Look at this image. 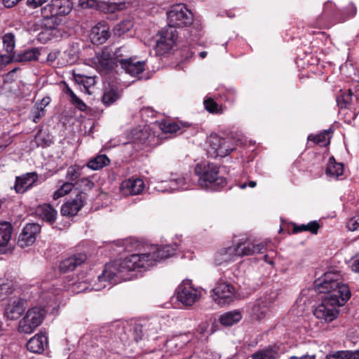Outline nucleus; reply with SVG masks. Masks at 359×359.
Returning a JSON list of instances; mask_svg holds the SVG:
<instances>
[{"mask_svg":"<svg viewBox=\"0 0 359 359\" xmlns=\"http://www.w3.org/2000/svg\"><path fill=\"white\" fill-rule=\"evenodd\" d=\"M175 250L170 245L162 248L156 245L147 246L141 252L133 254L123 259L115 262L111 265H107L97 279L100 283L113 280L114 277L129 280L132 279V276L128 274L129 272L137 269L152 266L156 262L173 255Z\"/></svg>","mask_w":359,"mask_h":359,"instance_id":"obj_1","label":"nucleus"},{"mask_svg":"<svg viewBox=\"0 0 359 359\" xmlns=\"http://www.w3.org/2000/svg\"><path fill=\"white\" fill-rule=\"evenodd\" d=\"M315 290L320 294H324L323 297L341 306L351 297L350 289L341 281L340 275L331 271L325 273L322 279L316 281Z\"/></svg>","mask_w":359,"mask_h":359,"instance_id":"obj_2","label":"nucleus"},{"mask_svg":"<svg viewBox=\"0 0 359 359\" xmlns=\"http://www.w3.org/2000/svg\"><path fill=\"white\" fill-rule=\"evenodd\" d=\"M72 7V1H50L41 8L42 27L47 30L59 29L62 20L58 15L69 13Z\"/></svg>","mask_w":359,"mask_h":359,"instance_id":"obj_3","label":"nucleus"},{"mask_svg":"<svg viewBox=\"0 0 359 359\" xmlns=\"http://www.w3.org/2000/svg\"><path fill=\"white\" fill-rule=\"evenodd\" d=\"M194 172L198 177V185L203 189H215L226 184L224 177H219V168L213 163H198Z\"/></svg>","mask_w":359,"mask_h":359,"instance_id":"obj_4","label":"nucleus"},{"mask_svg":"<svg viewBox=\"0 0 359 359\" xmlns=\"http://www.w3.org/2000/svg\"><path fill=\"white\" fill-rule=\"evenodd\" d=\"M45 314L46 311L41 307L35 306L29 309L18 323V332L32 334L41 324Z\"/></svg>","mask_w":359,"mask_h":359,"instance_id":"obj_5","label":"nucleus"},{"mask_svg":"<svg viewBox=\"0 0 359 359\" xmlns=\"http://www.w3.org/2000/svg\"><path fill=\"white\" fill-rule=\"evenodd\" d=\"M168 27H182L191 25L193 15L183 4H177L167 13Z\"/></svg>","mask_w":359,"mask_h":359,"instance_id":"obj_6","label":"nucleus"},{"mask_svg":"<svg viewBox=\"0 0 359 359\" xmlns=\"http://www.w3.org/2000/svg\"><path fill=\"white\" fill-rule=\"evenodd\" d=\"M211 297L218 304H229L235 299L236 290L231 283L219 279L212 290Z\"/></svg>","mask_w":359,"mask_h":359,"instance_id":"obj_7","label":"nucleus"},{"mask_svg":"<svg viewBox=\"0 0 359 359\" xmlns=\"http://www.w3.org/2000/svg\"><path fill=\"white\" fill-rule=\"evenodd\" d=\"M340 306L322 297V302L314 309L313 315L322 323H330L337 318Z\"/></svg>","mask_w":359,"mask_h":359,"instance_id":"obj_8","label":"nucleus"},{"mask_svg":"<svg viewBox=\"0 0 359 359\" xmlns=\"http://www.w3.org/2000/svg\"><path fill=\"white\" fill-rule=\"evenodd\" d=\"M123 52H126L125 48L121 47L118 48L116 50V56L125 72L132 76H135L142 73L144 70V62L137 60L135 57L125 58L124 57L127 55H124Z\"/></svg>","mask_w":359,"mask_h":359,"instance_id":"obj_9","label":"nucleus"},{"mask_svg":"<svg viewBox=\"0 0 359 359\" xmlns=\"http://www.w3.org/2000/svg\"><path fill=\"white\" fill-rule=\"evenodd\" d=\"M209 145L208 153L212 158L224 157L234 149L229 140L222 138L216 134L210 136Z\"/></svg>","mask_w":359,"mask_h":359,"instance_id":"obj_10","label":"nucleus"},{"mask_svg":"<svg viewBox=\"0 0 359 359\" xmlns=\"http://www.w3.org/2000/svg\"><path fill=\"white\" fill-rule=\"evenodd\" d=\"M177 38V31L174 27L163 28L159 32V39H157L154 48L156 54L161 55L168 53L175 44Z\"/></svg>","mask_w":359,"mask_h":359,"instance_id":"obj_11","label":"nucleus"},{"mask_svg":"<svg viewBox=\"0 0 359 359\" xmlns=\"http://www.w3.org/2000/svg\"><path fill=\"white\" fill-rule=\"evenodd\" d=\"M93 62L98 72L107 74L117 65L118 60L116 59V52L112 55L107 49H104L96 54Z\"/></svg>","mask_w":359,"mask_h":359,"instance_id":"obj_12","label":"nucleus"},{"mask_svg":"<svg viewBox=\"0 0 359 359\" xmlns=\"http://www.w3.org/2000/svg\"><path fill=\"white\" fill-rule=\"evenodd\" d=\"M201 296V291L192 287L189 283H184L178 287L177 299L184 305H193L199 300Z\"/></svg>","mask_w":359,"mask_h":359,"instance_id":"obj_13","label":"nucleus"},{"mask_svg":"<svg viewBox=\"0 0 359 359\" xmlns=\"http://www.w3.org/2000/svg\"><path fill=\"white\" fill-rule=\"evenodd\" d=\"M41 226L35 223H30L26 224L20 233L18 245L24 248L32 245L36 240V236L40 232Z\"/></svg>","mask_w":359,"mask_h":359,"instance_id":"obj_14","label":"nucleus"},{"mask_svg":"<svg viewBox=\"0 0 359 359\" xmlns=\"http://www.w3.org/2000/svg\"><path fill=\"white\" fill-rule=\"evenodd\" d=\"M38 180L36 172H27L15 178L13 189L17 194H24L33 187Z\"/></svg>","mask_w":359,"mask_h":359,"instance_id":"obj_15","label":"nucleus"},{"mask_svg":"<svg viewBox=\"0 0 359 359\" xmlns=\"http://www.w3.org/2000/svg\"><path fill=\"white\" fill-rule=\"evenodd\" d=\"M95 6L105 13H114L116 11L123 10L124 8V1L116 3L113 1H78V5L81 8L93 7Z\"/></svg>","mask_w":359,"mask_h":359,"instance_id":"obj_16","label":"nucleus"},{"mask_svg":"<svg viewBox=\"0 0 359 359\" xmlns=\"http://www.w3.org/2000/svg\"><path fill=\"white\" fill-rule=\"evenodd\" d=\"M144 188V183L140 178H129L123 181L120 185V191L124 196L138 195Z\"/></svg>","mask_w":359,"mask_h":359,"instance_id":"obj_17","label":"nucleus"},{"mask_svg":"<svg viewBox=\"0 0 359 359\" xmlns=\"http://www.w3.org/2000/svg\"><path fill=\"white\" fill-rule=\"evenodd\" d=\"M2 43L3 48L0 49V56L7 57L6 61L2 62L6 66L15 59V55L13 52L15 46V36L11 33L5 34L2 37Z\"/></svg>","mask_w":359,"mask_h":359,"instance_id":"obj_18","label":"nucleus"},{"mask_svg":"<svg viewBox=\"0 0 359 359\" xmlns=\"http://www.w3.org/2000/svg\"><path fill=\"white\" fill-rule=\"evenodd\" d=\"M110 36L109 28L104 22H100L94 26L90 33V39L95 44H102L107 41Z\"/></svg>","mask_w":359,"mask_h":359,"instance_id":"obj_19","label":"nucleus"},{"mask_svg":"<svg viewBox=\"0 0 359 359\" xmlns=\"http://www.w3.org/2000/svg\"><path fill=\"white\" fill-rule=\"evenodd\" d=\"M266 245L263 243L258 244L239 243L234 246L236 250V257L250 256L254 254L263 253L265 250Z\"/></svg>","mask_w":359,"mask_h":359,"instance_id":"obj_20","label":"nucleus"},{"mask_svg":"<svg viewBox=\"0 0 359 359\" xmlns=\"http://www.w3.org/2000/svg\"><path fill=\"white\" fill-rule=\"evenodd\" d=\"M83 205V196L82 193L76 195L72 201L65 203L61 208V213L64 216L72 217L77 214Z\"/></svg>","mask_w":359,"mask_h":359,"instance_id":"obj_21","label":"nucleus"},{"mask_svg":"<svg viewBox=\"0 0 359 359\" xmlns=\"http://www.w3.org/2000/svg\"><path fill=\"white\" fill-rule=\"evenodd\" d=\"M25 309V302L22 299H16L6 306L5 316L10 320H16L21 316Z\"/></svg>","mask_w":359,"mask_h":359,"instance_id":"obj_22","label":"nucleus"},{"mask_svg":"<svg viewBox=\"0 0 359 359\" xmlns=\"http://www.w3.org/2000/svg\"><path fill=\"white\" fill-rule=\"evenodd\" d=\"M87 259V256L83 253H79L63 260L60 265V269L62 272L73 271L78 266L83 263Z\"/></svg>","mask_w":359,"mask_h":359,"instance_id":"obj_23","label":"nucleus"},{"mask_svg":"<svg viewBox=\"0 0 359 359\" xmlns=\"http://www.w3.org/2000/svg\"><path fill=\"white\" fill-rule=\"evenodd\" d=\"M236 257V250L234 246L224 248L217 251L215 255V262L217 265H222L232 262Z\"/></svg>","mask_w":359,"mask_h":359,"instance_id":"obj_24","label":"nucleus"},{"mask_svg":"<svg viewBox=\"0 0 359 359\" xmlns=\"http://www.w3.org/2000/svg\"><path fill=\"white\" fill-rule=\"evenodd\" d=\"M36 215L43 221L53 224L56 219L57 211L50 204H43L39 205L36 209Z\"/></svg>","mask_w":359,"mask_h":359,"instance_id":"obj_25","label":"nucleus"},{"mask_svg":"<svg viewBox=\"0 0 359 359\" xmlns=\"http://www.w3.org/2000/svg\"><path fill=\"white\" fill-rule=\"evenodd\" d=\"M48 344L47 337L44 334H36L27 343V349L35 353H40Z\"/></svg>","mask_w":359,"mask_h":359,"instance_id":"obj_26","label":"nucleus"},{"mask_svg":"<svg viewBox=\"0 0 359 359\" xmlns=\"http://www.w3.org/2000/svg\"><path fill=\"white\" fill-rule=\"evenodd\" d=\"M278 351V346H269L254 353L251 358L252 359H277L279 356Z\"/></svg>","mask_w":359,"mask_h":359,"instance_id":"obj_27","label":"nucleus"},{"mask_svg":"<svg viewBox=\"0 0 359 359\" xmlns=\"http://www.w3.org/2000/svg\"><path fill=\"white\" fill-rule=\"evenodd\" d=\"M109 163L110 160L105 154H98L88 161L87 167L93 170H97L108 165Z\"/></svg>","mask_w":359,"mask_h":359,"instance_id":"obj_28","label":"nucleus"},{"mask_svg":"<svg viewBox=\"0 0 359 359\" xmlns=\"http://www.w3.org/2000/svg\"><path fill=\"white\" fill-rule=\"evenodd\" d=\"M13 226L8 222H0V247L6 246L9 242Z\"/></svg>","mask_w":359,"mask_h":359,"instance_id":"obj_29","label":"nucleus"},{"mask_svg":"<svg viewBox=\"0 0 359 359\" xmlns=\"http://www.w3.org/2000/svg\"><path fill=\"white\" fill-rule=\"evenodd\" d=\"M326 174L337 178L344 172V165L342 163H337L334 157H330L326 168Z\"/></svg>","mask_w":359,"mask_h":359,"instance_id":"obj_30","label":"nucleus"},{"mask_svg":"<svg viewBox=\"0 0 359 359\" xmlns=\"http://www.w3.org/2000/svg\"><path fill=\"white\" fill-rule=\"evenodd\" d=\"M352 100V92L349 89L347 91L340 90L339 93L337 95V103L340 109V113H342L343 109H349Z\"/></svg>","mask_w":359,"mask_h":359,"instance_id":"obj_31","label":"nucleus"},{"mask_svg":"<svg viewBox=\"0 0 359 359\" xmlns=\"http://www.w3.org/2000/svg\"><path fill=\"white\" fill-rule=\"evenodd\" d=\"M242 318L241 313L238 311L227 312L220 316L219 321L222 325L231 326L240 321Z\"/></svg>","mask_w":359,"mask_h":359,"instance_id":"obj_32","label":"nucleus"},{"mask_svg":"<svg viewBox=\"0 0 359 359\" xmlns=\"http://www.w3.org/2000/svg\"><path fill=\"white\" fill-rule=\"evenodd\" d=\"M268 311V306L262 299L257 300L251 309V313L257 319L263 318Z\"/></svg>","mask_w":359,"mask_h":359,"instance_id":"obj_33","label":"nucleus"},{"mask_svg":"<svg viewBox=\"0 0 359 359\" xmlns=\"http://www.w3.org/2000/svg\"><path fill=\"white\" fill-rule=\"evenodd\" d=\"M15 290V286L11 280L0 279V300L5 299Z\"/></svg>","mask_w":359,"mask_h":359,"instance_id":"obj_34","label":"nucleus"},{"mask_svg":"<svg viewBox=\"0 0 359 359\" xmlns=\"http://www.w3.org/2000/svg\"><path fill=\"white\" fill-rule=\"evenodd\" d=\"M84 166L78 165H72L67 168L66 173V179L69 182H73L77 180L82 175V170Z\"/></svg>","mask_w":359,"mask_h":359,"instance_id":"obj_35","label":"nucleus"},{"mask_svg":"<svg viewBox=\"0 0 359 359\" xmlns=\"http://www.w3.org/2000/svg\"><path fill=\"white\" fill-rule=\"evenodd\" d=\"M39 55V50L35 48L27 50L17 57L15 56L14 60L25 62L37 60Z\"/></svg>","mask_w":359,"mask_h":359,"instance_id":"obj_36","label":"nucleus"},{"mask_svg":"<svg viewBox=\"0 0 359 359\" xmlns=\"http://www.w3.org/2000/svg\"><path fill=\"white\" fill-rule=\"evenodd\" d=\"M320 226L316 221L311 222L307 224H302L299 226H294L293 228L294 233H298L304 231H310L313 234H316Z\"/></svg>","mask_w":359,"mask_h":359,"instance_id":"obj_37","label":"nucleus"},{"mask_svg":"<svg viewBox=\"0 0 359 359\" xmlns=\"http://www.w3.org/2000/svg\"><path fill=\"white\" fill-rule=\"evenodd\" d=\"M119 98L117 91L113 88L106 89L102 96V102L109 106L113 104Z\"/></svg>","mask_w":359,"mask_h":359,"instance_id":"obj_38","label":"nucleus"},{"mask_svg":"<svg viewBox=\"0 0 359 359\" xmlns=\"http://www.w3.org/2000/svg\"><path fill=\"white\" fill-rule=\"evenodd\" d=\"M189 177H182L170 182V188L172 189H187L190 187Z\"/></svg>","mask_w":359,"mask_h":359,"instance_id":"obj_39","label":"nucleus"},{"mask_svg":"<svg viewBox=\"0 0 359 359\" xmlns=\"http://www.w3.org/2000/svg\"><path fill=\"white\" fill-rule=\"evenodd\" d=\"M133 23L132 21L127 20L118 23L114 29V34L117 36H121L126 33L133 27Z\"/></svg>","mask_w":359,"mask_h":359,"instance_id":"obj_40","label":"nucleus"},{"mask_svg":"<svg viewBox=\"0 0 359 359\" xmlns=\"http://www.w3.org/2000/svg\"><path fill=\"white\" fill-rule=\"evenodd\" d=\"M74 184L72 182H67L64 183L60 189L56 190L53 195V198L57 200L66 194H69L73 189Z\"/></svg>","mask_w":359,"mask_h":359,"instance_id":"obj_41","label":"nucleus"},{"mask_svg":"<svg viewBox=\"0 0 359 359\" xmlns=\"http://www.w3.org/2000/svg\"><path fill=\"white\" fill-rule=\"evenodd\" d=\"M160 128L163 130V133H176L180 129V126L172 121H165L160 124Z\"/></svg>","mask_w":359,"mask_h":359,"instance_id":"obj_42","label":"nucleus"},{"mask_svg":"<svg viewBox=\"0 0 359 359\" xmlns=\"http://www.w3.org/2000/svg\"><path fill=\"white\" fill-rule=\"evenodd\" d=\"M204 105L205 108L210 113H222V108L212 99L205 100Z\"/></svg>","mask_w":359,"mask_h":359,"instance_id":"obj_43","label":"nucleus"},{"mask_svg":"<svg viewBox=\"0 0 359 359\" xmlns=\"http://www.w3.org/2000/svg\"><path fill=\"white\" fill-rule=\"evenodd\" d=\"M45 109L40 107L36 104L31 111L32 121L34 123H37L42 117L45 116Z\"/></svg>","mask_w":359,"mask_h":359,"instance_id":"obj_44","label":"nucleus"},{"mask_svg":"<svg viewBox=\"0 0 359 359\" xmlns=\"http://www.w3.org/2000/svg\"><path fill=\"white\" fill-rule=\"evenodd\" d=\"M76 80L78 83H82L84 88H87L89 86H93L95 83V80L94 77L92 76H86L84 75H77L76 77Z\"/></svg>","mask_w":359,"mask_h":359,"instance_id":"obj_45","label":"nucleus"},{"mask_svg":"<svg viewBox=\"0 0 359 359\" xmlns=\"http://www.w3.org/2000/svg\"><path fill=\"white\" fill-rule=\"evenodd\" d=\"M346 227L348 230L351 231H359V213L349 219Z\"/></svg>","mask_w":359,"mask_h":359,"instance_id":"obj_46","label":"nucleus"},{"mask_svg":"<svg viewBox=\"0 0 359 359\" xmlns=\"http://www.w3.org/2000/svg\"><path fill=\"white\" fill-rule=\"evenodd\" d=\"M327 133L325 132L323 133H321L320 135H310L308 137V140L310 141H313L315 143L317 144H322L325 142L326 141V136L327 135Z\"/></svg>","mask_w":359,"mask_h":359,"instance_id":"obj_47","label":"nucleus"},{"mask_svg":"<svg viewBox=\"0 0 359 359\" xmlns=\"http://www.w3.org/2000/svg\"><path fill=\"white\" fill-rule=\"evenodd\" d=\"M65 55L69 56L67 62L70 64L74 63L78 58V51L74 48H71L65 52Z\"/></svg>","mask_w":359,"mask_h":359,"instance_id":"obj_48","label":"nucleus"},{"mask_svg":"<svg viewBox=\"0 0 359 359\" xmlns=\"http://www.w3.org/2000/svg\"><path fill=\"white\" fill-rule=\"evenodd\" d=\"M347 351H336L327 355V359H346Z\"/></svg>","mask_w":359,"mask_h":359,"instance_id":"obj_49","label":"nucleus"},{"mask_svg":"<svg viewBox=\"0 0 359 359\" xmlns=\"http://www.w3.org/2000/svg\"><path fill=\"white\" fill-rule=\"evenodd\" d=\"M71 102L81 111H85L87 108L86 104L76 95L71 99Z\"/></svg>","mask_w":359,"mask_h":359,"instance_id":"obj_50","label":"nucleus"},{"mask_svg":"<svg viewBox=\"0 0 359 359\" xmlns=\"http://www.w3.org/2000/svg\"><path fill=\"white\" fill-rule=\"evenodd\" d=\"M149 137V135L147 131H140L137 136L135 138V141L139 142L140 144H145L147 143V140Z\"/></svg>","mask_w":359,"mask_h":359,"instance_id":"obj_51","label":"nucleus"},{"mask_svg":"<svg viewBox=\"0 0 359 359\" xmlns=\"http://www.w3.org/2000/svg\"><path fill=\"white\" fill-rule=\"evenodd\" d=\"M351 269L354 272H359V253L354 257Z\"/></svg>","mask_w":359,"mask_h":359,"instance_id":"obj_52","label":"nucleus"},{"mask_svg":"<svg viewBox=\"0 0 359 359\" xmlns=\"http://www.w3.org/2000/svg\"><path fill=\"white\" fill-rule=\"evenodd\" d=\"M346 359H359V351H348Z\"/></svg>","mask_w":359,"mask_h":359,"instance_id":"obj_53","label":"nucleus"},{"mask_svg":"<svg viewBox=\"0 0 359 359\" xmlns=\"http://www.w3.org/2000/svg\"><path fill=\"white\" fill-rule=\"evenodd\" d=\"M50 99L49 97H43L40 102L36 103L38 106L45 109V107L50 103Z\"/></svg>","mask_w":359,"mask_h":359,"instance_id":"obj_54","label":"nucleus"},{"mask_svg":"<svg viewBox=\"0 0 359 359\" xmlns=\"http://www.w3.org/2000/svg\"><path fill=\"white\" fill-rule=\"evenodd\" d=\"M81 182L88 189H90L94 186V183L91 180H90L89 179L86 178V177L83 178Z\"/></svg>","mask_w":359,"mask_h":359,"instance_id":"obj_55","label":"nucleus"},{"mask_svg":"<svg viewBox=\"0 0 359 359\" xmlns=\"http://www.w3.org/2000/svg\"><path fill=\"white\" fill-rule=\"evenodd\" d=\"M43 1H27V5L31 8H36L42 5Z\"/></svg>","mask_w":359,"mask_h":359,"instance_id":"obj_56","label":"nucleus"},{"mask_svg":"<svg viewBox=\"0 0 359 359\" xmlns=\"http://www.w3.org/2000/svg\"><path fill=\"white\" fill-rule=\"evenodd\" d=\"M288 359H316L315 355H304L302 357L291 356Z\"/></svg>","mask_w":359,"mask_h":359,"instance_id":"obj_57","label":"nucleus"},{"mask_svg":"<svg viewBox=\"0 0 359 359\" xmlns=\"http://www.w3.org/2000/svg\"><path fill=\"white\" fill-rule=\"evenodd\" d=\"M18 2V1H3L4 7L8 8L14 7Z\"/></svg>","mask_w":359,"mask_h":359,"instance_id":"obj_58","label":"nucleus"},{"mask_svg":"<svg viewBox=\"0 0 359 359\" xmlns=\"http://www.w3.org/2000/svg\"><path fill=\"white\" fill-rule=\"evenodd\" d=\"M65 92L67 95H68L70 97L71 99H72L76 95L75 93L72 90V89L68 86H66Z\"/></svg>","mask_w":359,"mask_h":359,"instance_id":"obj_59","label":"nucleus"},{"mask_svg":"<svg viewBox=\"0 0 359 359\" xmlns=\"http://www.w3.org/2000/svg\"><path fill=\"white\" fill-rule=\"evenodd\" d=\"M6 59L7 57L5 56H0V69H2L4 67H5L2 62L6 61Z\"/></svg>","mask_w":359,"mask_h":359,"instance_id":"obj_60","label":"nucleus"},{"mask_svg":"<svg viewBox=\"0 0 359 359\" xmlns=\"http://www.w3.org/2000/svg\"><path fill=\"white\" fill-rule=\"evenodd\" d=\"M55 57H56V56L54 53H50L48 55V60L53 61V60H55Z\"/></svg>","mask_w":359,"mask_h":359,"instance_id":"obj_61","label":"nucleus"},{"mask_svg":"<svg viewBox=\"0 0 359 359\" xmlns=\"http://www.w3.org/2000/svg\"><path fill=\"white\" fill-rule=\"evenodd\" d=\"M256 185H257V183H256V182H255V181H250V182H249V183H248V186H249L250 187H251V188H254V187H256Z\"/></svg>","mask_w":359,"mask_h":359,"instance_id":"obj_62","label":"nucleus"},{"mask_svg":"<svg viewBox=\"0 0 359 359\" xmlns=\"http://www.w3.org/2000/svg\"><path fill=\"white\" fill-rule=\"evenodd\" d=\"M356 115H357V114L355 111H351V116L348 118V121H351V119H354L355 118Z\"/></svg>","mask_w":359,"mask_h":359,"instance_id":"obj_63","label":"nucleus"},{"mask_svg":"<svg viewBox=\"0 0 359 359\" xmlns=\"http://www.w3.org/2000/svg\"><path fill=\"white\" fill-rule=\"evenodd\" d=\"M134 331L137 332H141V327L140 325H136L134 327Z\"/></svg>","mask_w":359,"mask_h":359,"instance_id":"obj_64","label":"nucleus"}]
</instances>
